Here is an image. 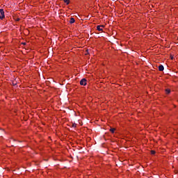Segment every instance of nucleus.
<instances>
[{"instance_id":"nucleus-1","label":"nucleus","mask_w":178,"mask_h":178,"mask_svg":"<svg viewBox=\"0 0 178 178\" xmlns=\"http://www.w3.org/2000/svg\"><path fill=\"white\" fill-rule=\"evenodd\" d=\"M0 19L2 20V19H5V12L3 11V9H0Z\"/></svg>"},{"instance_id":"nucleus-2","label":"nucleus","mask_w":178,"mask_h":178,"mask_svg":"<svg viewBox=\"0 0 178 178\" xmlns=\"http://www.w3.org/2000/svg\"><path fill=\"white\" fill-rule=\"evenodd\" d=\"M80 84L81 86H87V80L86 79H81Z\"/></svg>"},{"instance_id":"nucleus-3","label":"nucleus","mask_w":178,"mask_h":178,"mask_svg":"<svg viewBox=\"0 0 178 178\" xmlns=\"http://www.w3.org/2000/svg\"><path fill=\"white\" fill-rule=\"evenodd\" d=\"M165 67H163V65H159V72H163Z\"/></svg>"},{"instance_id":"nucleus-4","label":"nucleus","mask_w":178,"mask_h":178,"mask_svg":"<svg viewBox=\"0 0 178 178\" xmlns=\"http://www.w3.org/2000/svg\"><path fill=\"white\" fill-rule=\"evenodd\" d=\"M102 27H104V26H97V29L98 30V31H102Z\"/></svg>"},{"instance_id":"nucleus-5","label":"nucleus","mask_w":178,"mask_h":178,"mask_svg":"<svg viewBox=\"0 0 178 178\" xmlns=\"http://www.w3.org/2000/svg\"><path fill=\"white\" fill-rule=\"evenodd\" d=\"M74 22H75L74 18L72 17L70 19V23H71V24H72L74 23Z\"/></svg>"},{"instance_id":"nucleus-6","label":"nucleus","mask_w":178,"mask_h":178,"mask_svg":"<svg viewBox=\"0 0 178 178\" xmlns=\"http://www.w3.org/2000/svg\"><path fill=\"white\" fill-rule=\"evenodd\" d=\"M64 2H65V3H66L67 5H69V3H70V1L69 0H64Z\"/></svg>"},{"instance_id":"nucleus-7","label":"nucleus","mask_w":178,"mask_h":178,"mask_svg":"<svg viewBox=\"0 0 178 178\" xmlns=\"http://www.w3.org/2000/svg\"><path fill=\"white\" fill-rule=\"evenodd\" d=\"M165 92H166V94H170V89H166V90H165Z\"/></svg>"},{"instance_id":"nucleus-8","label":"nucleus","mask_w":178,"mask_h":178,"mask_svg":"<svg viewBox=\"0 0 178 178\" xmlns=\"http://www.w3.org/2000/svg\"><path fill=\"white\" fill-rule=\"evenodd\" d=\"M110 131H111L112 133H115V128H111L110 129Z\"/></svg>"},{"instance_id":"nucleus-9","label":"nucleus","mask_w":178,"mask_h":178,"mask_svg":"<svg viewBox=\"0 0 178 178\" xmlns=\"http://www.w3.org/2000/svg\"><path fill=\"white\" fill-rule=\"evenodd\" d=\"M151 154H152V155H155V151L152 150V151H151Z\"/></svg>"},{"instance_id":"nucleus-10","label":"nucleus","mask_w":178,"mask_h":178,"mask_svg":"<svg viewBox=\"0 0 178 178\" xmlns=\"http://www.w3.org/2000/svg\"><path fill=\"white\" fill-rule=\"evenodd\" d=\"M77 126V124H72V127H76Z\"/></svg>"}]
</instances>
